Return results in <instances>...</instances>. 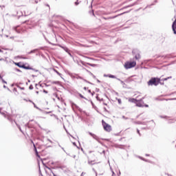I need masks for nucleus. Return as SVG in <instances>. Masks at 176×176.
<instances>
[{
	"instance_id": "393cba45",
	"label": "nucleus",
	"mask_w": 176,
	"mask_h": 176,
	"mask_svg": "<svg viewBox=\"0 0 176 176\" xmlns=\"http://www.w3.org/2000/svg\"><path fill=\"white\" fill-rule=\"evenodd\" d=\"M28 101H29V102H32V101L31 100H29Z\"/></svg>"
},
{
	"instance_id": "a878e982",
	"label": "nucleus",
	"mask_w": 176,
	"mask_h": 176,
	"mask_svg": "<svg viewBox=\"0 0 176 176\" xmlns=\"http://www.w3.org/2000/svg\"><path fill=\"white\" fill-rule=\"evenodd\" d=\"M58 75H61L59 72H57Z\"/></svg>"
},
{
	"instance_id": "1a4fd4ad",
	"label": "nucleus",
	"mask_w": 176,
	"mask_h": 176,
	"mask_svg": "<svg viewBox=\"0 0 176 176\" xmlns=\"http://www.w3.org/2000/svg\"><path fill=\"white\" fill-rule=\"evenodd\" d=\"M122 14H124V13H122V14H120L118 15L113 16H109V20L112 19H116V17H118V16H122Z\"/></svg>"
},
{
	"instance_id": "6ab92c4d",
	"label": "nucleus",
	"mask_w": 176,
	"mask_h": 176,
	"mask_svg": "<svg viewBox=\"0 0 176 176\" xmlns=\"http://www.w3.org/2000/svg\"><path fill=\"white\" fill-rule=\"evenodd\" d=\"M43 93H45V94H47L48 92H47V91L43 89Z\"/></svg>"
},
{
	"instance_id": "4468645a",
	"label": "nucleus",
	"mask_w": 176,
	"mask_h": 176,
	"mask_svg": "<svg viewBox=\"0 0 176 176\" xmlns=\"http://www.w3.org/2000/svg\"><path fill=\"white\" fill-rule=\"evenodd\" d=\"M36 156L38 157V159H41V155H39V153L38 152L36 153Z\"/></svg>"
},
{
	"instance_id": "dca6fc26",
	"label": "nucleus",
	"mask_w": 176,
	"mask_h": 176,
	"mask_svg": "<svg viewBox=\"0 0 176 176\" xmlns=\"http://www.w3.org/2000/svg\"><path fill=\"white\" fill-rule=\"evenodd\" d=\"M45 6H47L49 10H50V6H49V4H46Z\"/></svg>"
},
{
	"instance_id": "412c9836",
	"label": "nucleus",
	"mask_w": 176,
	"mask_h": 176,
	"mask_svg": "<svg viewBox=\"0 0 176 176\" xmlns=\"http://www.w3.org/2000/svg\"><path fill=\"white\" fill-rule=\"evenodd\" d=\"M138 133L139 134V135H141V133H140V130L138 129Z\"/></svg>"
},
{
	"instance_id": "c756f323",
	"label": "nucleus",
	"mask_w": 176,
	"mask_h": 176,
	"mask_svg": "<svg viewBox=\"0 0 176 176\" xmlns=\"http://www.w3.org/2000/svg\"><path fill=\"white\" fill-rule=\"evenodd\" d=\"M133 53H135V52H134V51H133Z\"/></svg>"
},
{
	"instance_id": "ddd939ff",
	"label": "nucleus",
	"mask_w": 176,
	"mask_h": 176,
	"mask_svg": "<svg viewBox=\"0 0 176 176\" xmlns=\"http://www.w3.org/2000/svg\"><path fill=\"white\" fill-rule=\"evenodd\" d=\"M104 76H107L108 78H111L112 79H115V76L109 74V75H104Z\"/></svg>"
},
{
	"instance_id": "9b49d317",
	"label": "nucleus",
	"mask_w": 176,
	"mask_h": 176,
	"mask_svg": "<svg viewBox=\"0 0 176 176\" xmlns=\"http://www.w3.org/2000/svg\"><path fill=\"white\" fill-rule=\"evenodd\" d=\"M135 60H140V58H141V56L140 55L139 53H138V54L135 56Z\"/></svg>"
},
{
	"instance_id": "a211bd4d",
	"label": "nucleus",
	"mask_w": 176,
	"mask_h": 176,
	"mask_svg": "<svg viewBox=\"0 0 176 176\" xmlns=\"http://www.w3.org/2000/svg\"><path fill=\"white\" fill-rule=\"evenodd\" d=\"M75 5H76V6H78V5H79V2H78V1H76V2H75Z\"/></svg>"
},
{
	"instance_id": "c85d7f7f",
	"label": "nucleus",
	"mask_w": 176,
	"mask_h": 176,
	"mask_svg": "<svg viewBox=\"0 0 176 176\" xmlns=\"http://www.w3.org/2000/svg\"><path fill=\"white\" fill-rule=\"evenodd\" d=\"M30 89H32V87H30Z\"/></svg>"
},
{
	"instance_id": "0eeeda50",
	"label": "nucleus",
	"mask_w": 176,
	"mask_h": 176,
	"mask_svg": "<svg viewBox=\"0 0 176 176\" xmlns=\"http://www.w3.org/2000/svg\"><path fill=\"white\" fill-rule=\"evenodd\" d=\"M3 115L4 116V118H8V120H10V122H11V123L13 122V116L10 115V114H5L3 113Z\"/></svg>"
},
{
	"instance_id": "2f4dec72",
	"label": "nucleus",
	"mask_w": 176,
	"mask_h": 176,
	"mask_svg": "<svg viewBox=\"0 0 176 176\" xmlns=\"http://www.w3.org/2000/svg\"><path fill=\"white\" fill-rule=\"evenodd\" d=\"M0 78H2V77L0 76Z\"/></svg>"
},
{
	"instance_id": "f8f14e48",
	"label": "nucleus",
	"mask_w": 176,
	"mask_h": 176,
	"mask_svg": "<svg viewBox=\"0 0 176 176\" xmlns=\"http://www.w3.org/2000/svg\"><path fill=\"white\" fill-rule=\"evenodd\" d=\"M172 78H173L172 76H169L168 78H162V82H164L166 80H168V79H172Z\"/></svg>"
},
{
	"instance_id": "2eb2a0df",
	"label": "nucleus",
	"mask_w": 176,
	"mask_h": 176,
	"mask_svg": "<svg viewBox=\"0 0 176 176\" xmlns=\"http://www.w3.org/2000/svg\"><path fill=\"white\" fill-rule=\"evenodd\" d=\"M79 96H80V98H85V96H83V95L80 94Z\"/></svg>"
},
{
	"instance_id": "f03ea898",
	"label": "nucleus",
	"mask_w": 176,
	"mask_h": 176,
	"mask_svg": "<svg viewBox=\"0 0 176 176\" xmlns=\"http://www.w3.org/2000/svg\"><path fill=\"white\" fill-rule=\"evenodd\" d=\"M102 124L104 131H107V133H111V131H112V126L104 121V120H102Z\"/></svg>"
},
{
	"instance_id": "39448f33",
	"label": "nucleus",
	"mask_w": 176,
	"mask_h": 176,
	"mask_svg": "<svg viewBox=\"0 0 176 176\" xmlns=\"http://www.w3.org/2000/svg\"><path fill=\"white\" fill-rule=\"evenodd\" d=\"M142 99H140V100H137L136 107H146V108H148V107H149L148 104H144V102H142Z\"/></svg>"
},
{
	"instance_id": "20e7f679",
	"label": "nucleus",
	"mask_w": 176,
	"mask_h": 176,
	"mask_svg": "<svg viewBox=\"0 0 176 176\" xmlns=\"http://www.w3.org/2000/svg\"><path fill=\"white\" fill-rule=\"evenodd\" d=\"M135 65H137V63H135V61L126 62L124 64L126 69H130V68H133V67H135Z\"/></svg>"
},
{
	"instance_id": "9d476101",
	"label": "nucleus",
	"mask_w": 176,
	"mask_h": 176,
	"mask_svg": "<svg viewBox=\"0 0 176 176\" xmlns=\"http://www.w3.org/2000/svg\"><path fill=\"white\" fill-rule=\"evenodd\" d=\"M32 144H33V146L34 148V152L36 153L38 152V150H36V146H35V144L34 143V141L31 140Z\"/></svg>"
},
{
	"instance_id": "b1692460",
	"label": "nucleus",
	"mask_w": 176,
	"mask_h": 176,
	"mask_svg": "<svg viewBox=\"0 0 176 176\" xmlns=\"http://www.w3.org/2000/svg\"><path fill=\"white\" fill-rule=\"evenodd\" d=\"M54 83H56V85H58V82H54Z\"/></svg>"
},
{
	"instance_id": "7ed1b4c3",
	"label": "nucleus",
	"mask_w": 176,
	"mask_h": 176,
	"mask_svg": "<svg viewBox=\"0 0 176 176\" xmlns=\"http://www.w3.org/2000/svg\"><path fill=\"white\" fill-rule=\"evenodd\" d=\"M14 64L15 65H16L17 67H19V68H23V69H31V66H30V65H25L24 63H23L22 62H19V63H16L14 62Z\"/></svg>"
},
{
	"instance_id": "aec40b11",
	"label": "nucleus",
	"mask_w": 176,
	"mask_h": 176,
	"mask_svg": "<svg viewBox=\"0 0 176 176\" xmlns=\"http://www.w3.org/2000/svg\"><path fill=\"white\" fill-rule=\"evenodd\" d=\"M13 90L14 91H17V88H14Z\"/></svg>"
},
{
	"instance_id": "f257e3e1",
	"label": "nucleus",
	"mask_w": 176,
	"mask_h": 176,
	"mask_svg": "<svg viewBox=\"0 0 176 176\" xmlns=\"http://www.w3.org/2000/svg\"><path fill=\"white\" fill-rule=\"evenodd\" d=\"M160 78H151L147 82L148 86H157L160 83Z\"/></svg>"
},
{
	"instance_id": "bb28decb",
	"label": "nucleus",
	"mask_w": 176,
	"mask_h": 176,
	"mask_svg": "<svg viewBox=\"0 0 176 176\" xmlns=\"http://www.w3.org/2000/svg\"><path fill=\"white\" fill-rule=\"evenodd\" d=\"M24 101L28 102V100H27L26 99H24Z\"/></svg>"
},
{
	"instance_id": "5701e85b",
	"label": "nucleus",
	"mask_w": 176,
	"mask_h": 176,
	"mask_svg": "<svg viewBox=\"0 0 176 176\" xmlns=\"http://www.w3.org/2000/svg\"><path fill=\"white\" fill-rule=\"evenodd\" d=\"M19 89H21L22 90H24V87L21 88L20 87H18Z\"/></svg>"
},
{
	"instance_id": "7c9ffc66",
	"label": "nucleus",
	"mask_w": 176,
	"mask_h": 176,
	"mask_svg": "<svg viewBox=\"0 0 176 176\" xmlns=\"http://www.w3.org/2000/svg\"><path fill=\"white\" fill-rule=\"evenodd\" d=\"M80 87H82V85H80Z\"/></svg>"
},
{
	"instance_id": "cd10ccee",
	"label": "nucleus",
	"mask_w": 176,
	"mask_h": 176,
	"mask_svg": "<svg viewBox=\"0 0 176 176\" xmlns=\"http://www.w3.org/2000/svg\"><path fill=\"white\" fill-rule=\"evenodd\" d=\"M2 52V50H0V53Z\"/></svg>"
},
{
	"instance_id": "f3484780",
	"label": "nucleus",
	"mask_w": 176,
	"mask_h": 176,
	"mask_svg": "<svg viewBox=\"0 0 176 176\" xmlns=\"http://www.w3.org/2000/svg\"><path fill=\"white\" fill-rule=\"evenodd\" d=\"M118 103H119V104H122V100L118 99Z\"/></svg>"
},
{
	"instance_id": "423d86ee",
	"label": "nucleus",
	"mask_w": 176,
	"mask_h": 176,
	"mask_svg": "<svg viewBox=\"0 0 176 176\" xmlns=\"http://www.w3.org/2000/svg\"><path fill=\"white\" fill-rule=\"evenodd\" d=\"M80 90L81 93H82V94H86V93H87V91H89L90 93V90H89V89L87 88L84 85H82V88H80Z\"/></svg>"
},
{
	"instance_id": "4be33fe9",
	"label": "nucleus",
	"mask_w": 176,
	"mask_h": 176,
	"mask_svg": "<svg viewBox=\"0 0 176 176\" xmlns=\"http://www.w3.org/2000/svg\"><path fill=\"white\" fill-rule=\"evenodd\" d=\"M104 20H109V18H104Z\"/></svg>"
},
{
	"instance_id": "6e6552de",
	"label": "nucleus",
	"mask_w": 176,
	"mask_h": 176,
	"mask_svg": "<svg viewBox=\"0 0 176 176\" xmlns=\"http://www.w3.org/2000/svg\"><path fill=\"white\" fill-rule=\"evenodd\" d=\"M129 101L130 102H134L135 104H137L138 100H137V99H134V98H130V99L129 100Z\"/></svg>"
}]
</instances>
